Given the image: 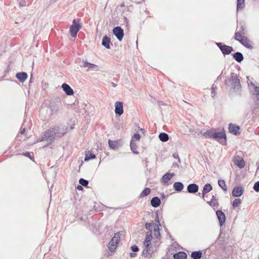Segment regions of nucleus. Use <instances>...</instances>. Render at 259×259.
<instances>
[{"mask_svg": "<svg viewBox=\"0 0 259 259\" xmlns=\"http://www.w3.org/2000/svg\"><path fill=\"white\" fill-rule=\"evenodd\" d=\"M27 74L25 72H18L16 75V77L21 82H23L27 79Z\"/></svg>", "mask_w": 259, "mask_h": 259, "instance_id": "19", "label": "nucleus"}, {"mask_svg": "<svg viewBox=\"0 0 259 259\" xmlns=\"http://www.w3.org/2000/svg\"><path fill=\"white\" fill-rule=\"evenodd\" d=\"M251 84L254 87V93L253 94L256 95L257 99L258 100V98H259V86H256L252 82Z\"/></svg>", "mask_w": 259, "mask_h": 259, "instance_id": "41", "label": "nucleus"}, {"mask_svg": "<svg viewBox=\"0 0 259 259\" xmlns=\"http://www.w3.org/2000/svg\"><path fill=\"white\" fill-rule=\"evenodd\" d=\"M233 58L238 63L241 62L244 59L242 54L240 52H236L233 55Z\"/></svg>", "mask_w": 259, "mask_h": 259, "instance_id": "23", "label": "nucleus"}, {"mask_svg": "<svg viewBox=\"0 0 259 259\" xmlns=\"http://www.w3.org/2000/svg\"><path fill=\"white\" fill-rule=\"evenodd\" d=\"M258 100L259 101V98H258Z\"/></svg>", "mask_w": 259, "mask_h": 259, "instance_id": "64", "label": "nucleus"}, {"mask_svg": "<svg viewBox=\"0 0 259 259\" xmlns=\"http://www.w3.org/2000/svg\"><path fill=\"white\" fill-rule=\"evenodd\" d=\"M173 157L175 159H178L179 161L180 162V158L179 157L178 154H173Z\"/></svg>", "mask_w": 259, "mask_h": 259, "instance_id": "52", "label": "nucleus"}, {"mask_svg": "<svg viewBox=\"0 0 259 259\" xmlns=\"http://www.w3.org/2000/svg\"><path fill=\"white\" fill-rule=\"evenodd\" d=\"M62 88L63 91L65 92L66 95L71 96L73 95L74 92L73 90L71 89V88L67 84L64 83L62 85Z\"/></svg>", "mask_w": 259, "mask_h": 259, "instance_id": "16", "label": "nucleus"}, {"mask_svg": "<svg viewBox=\"0 0 259 259\" xmlns=\"http://www.w3.org/2000/svg\"><path fill=\"white\" fill-rule=\"evenodd\" d=\"M130 255L131 257H135L137 256V254L135 252H131Z\"/></svg>", "mask_w": 259, "mask_h": 259, "instance_id": "53", "label": "nucleus"}, {"mask_svg": "<svg viewBox=\"0 0 259 259\" xmlns=\"http://www.w3.org/2000/svg\"><path fill=\"white\" fill-rule=\"evenodd\" d=\"M173 257L174 259H186L187 255L185 252L179 251L178 253H175Z\"/></svg>", "mask_w": 259, "mask_h": 259, "instance_id": "22", "label": "nucleus"}, {"mask_svg": "<svg viewBox=\"0 0 259 259\" xmlns=\"http://www.w3.org/2000/svg\"><path fill=\"white\" fill-rule=\"evenodd\" d=\"M157 104L159 107H161V106L166 105V104L164 103L162 101H157Z\"/></svg>", "mask_w": 259, "mask_h": 259, "instance_id": "51", "label": "nucleus"}, {"mask_svg": "<svg viewBox=\"0 0 259 259\" xmlns=\"http://www.w3.org/2000/svg\"><path fill=\"white\" fill-rule=\"evenodd\" d=\"M115 114L121 115L123 113V103L120 101H117L115 103Z\"/></svg>", "mask_w": 259, "mask_h": 259, "instance_id": "12", "label": "nucleus"}, {"mask_svg": "<svg viewBox=\"0 0 259 259\" xmlns=\"http://www.w3.org/2000/svg\"><path fill=\"white\" fill-rule=\"evenodd\" d=\"M174 176V173L167 172L162 177L161 182L165 184L167 183L168 181H169Z\"/></svg>", "mask_w": 259, "mask_h": 259, "instance_id": "17", "label": "nucleus"}, {"mask_svg": "<svg viewBox=\"0 0 259 259\" xmlns=\"http://www.w3.org/2000/svg\"><path fill=\"white\" fill-rule=\"evenodd\" d=\"M113 33L119 41H121L124 35L123 30L120 26H116L113 29Z\"/></svg>", "mask_w": 259, "mask_h": 259, "instance_id": "8", "label": "nucleus"}, {"mask_svg": "<svg viewBox=\"0 0 259 259\" xmlns=\"http://www.w3.org/2000/svg\"><path fill=\"white\" fill-rule=\"evenodd\" d=\"M216 214L220 226H222L226 221V216L225 213L222 210H218L216 211Z\"/></svg>", "mask_w": 259, "mask_h": 259, "instance_id": "14", "label": "nucleus"}, {"mask_svg": "<svg viewBox=\"0 0 259 259\" xmlns=\"http://www.w3.org/2000/svg\"><path fill=\"white\" fill-rule=\"evenodd\" d=\"M159 140L163 142H167L168 140L169 137L168 134L165 133H161L159 135Z\"/></svg>", "mask_w": 259, "mask_h": 259, "instance_id": "28", "label": "nucleus"}, {"mask_svg": "<svg viewBox=\"0 0 259 259\" xmlns=\"http://www.w3.org/2000/svg\"><path fill=\"white\" fill-rule=\"evenodd\" d=\"M244 7V0L237 1V10L242 9Z\"/></svg>", "mask_w": 259, "mask_h": 259, "instance_id": "33", "label": "nucleus"}, {"mask_svg": "<svg viewBox=\"0 0 259 259\" xmlns=\"http://www.w3.org/2000/svg\"><path fill=\"white\" fill-rule=\"evenodd\" d=\"M233 161L234 164L240 168H242L245 166V162L244 160L238 155L235 156Z\"/></svg>", "mask_w": 259, "mask_h": 259, "instance_id": "10", "label": "nucleus"}, {"mask_svg": "<svg viewBox=\"0 0 259 259\" xmlns=\"http://www.w3.org/2000/svg\"><path fill=\"white\" fill-rule=\"evenodd\" d=\"M82 65H81V67H84V68H88V69L87 70V71H89L90 70H94V71H98L99 70L98 67L97 65L96 64L89 63L87 61L82 60Z\"/></svg>", "mask_w": 259, "mask_h": 259, "instance_id": "9", "label": "nucleus"}, {"mask_svg": "<svg viewBox=\"0 0 259 259\" xmlns=\"http://www.w3.org/2000/svg\"><path fill=\"white\" fill-rule=\"evenodd\" d=\"M200 193H199L198 194V195L200 196Z\"/></svg>", "mask_w": 259, "mask_h": 259, "instance_id": "62", "label": "nucleus"}, {"mask_svg": "<svg viewBox=\"0 0 259 259\" xmlns=\"http://www.w3.org/2000/svg\"><path fill=\"white\" fill-rule=\"evenodd\" d=\"M228 81L230 83L231 89H233L234 91H237L241 89V85L238 74L232 72L230 77L228 78Z\"/></svg>", "mask_w": 259, "mask_h": 259, "instance_id": "4", "label": "nucleus"}, {"mask_svg": "<svg viewBox=\"0 0 259 259\" xmlns=\"http://www.w3.org/2000/svg\"><path fill=\"white\" fill-rule=\"evenodd\" d=\"M174 166L175 167H178L179 166V165H178V164L177 163H174Z\"/></svg>", "mask_w": 259, "mask_h": 259, "instance_id": "59", "label": "nucleus"}, {"mask_svg": "<svg viewBox=\"0 0 259 259\" xmlns=\"http://www.w3.org/2000/svg\"><path fill=\"white\" fill-rule=\"evenodd\" d=\"M108 144L109 147L113 149H115L116 148H117V143L116 141H112L110 140L108 141Z\"/></svg>", "mask_w": 259, "mask_h": 259, "instance_id": "36", "label": "nucleus"}, {"mask_svg": "<svg viewBox=\"0 0 259 259\" xmlns=\"http://www.w3.org/2000/svg\"><path fill=\"white\" fill-rule=\"evenodd\" d=\"M151 245V241L145 240L144 242V245L145 246V248H149V246Z\"/></svg>", "mask_w": 259, "mask_h": 259, "instance_id": "47", "label": "nucleus"}, {"mask_svg": "<svg viewBox=\"0 0 259 259\" xmlns=\"http://www.w3.org/2000/svg\"><path fill=\"white\" fill-rule=\"evenodd\" d=\"M158 225H154L153 232L155 237L159 239L160 237V233L159 232V227Z\"/></svg>", "mask_w": 259, "mask_h": 259, "instance_id": "30", "label": "nucleus"}, {"mask_svg": "<svg viewBox=\"0 0 259 259\" xmlns=\"http://www.w3.org/2000/svg\"><path fill=\"white\" fill-rule=\"evenodd\" d=\"M140 139V134H138V133H136V134H135L134 135L132 140H133L134 141V139L136 140H139Z\"/></svg>", "mask_w": 259, "mask_h": 259, "instance_id": "45", "label": "nucleus"}, {"mask_svg": "<svg viewBox=\"0 0 259 259\" xmlns=\"http://www.w3.org/2000/svg\"><path fill=\"white\" fill-rule=\"evenodd\" d=\"M111 84L114 88H115L117 86L116 84L114 82H111Z\"/></svg>", "mask_w": 259, "mask_h": 259, "instance_id": "56", "label": "nucleus"}, {"mask_svg": "<svg viewBox=\"0 0 259 259\" xmlns=\"http://www.w3.org/2000/svg\"><path fill=\"white\" fill-rule=\"evenodd\" d=\"M110 39L107 35L103 36L102 41V46H103L106 49H110Z\"/></svg>", "mask_w": 259, "mask_h": 259, "instance_id": "20", "label": "nucleus"}, {"mask_svg": "<svg viewBox=\"0 0 259 259\" xmlns=\"http://www.w3.org/2000/svg\"><path fill=\"white\" fill-rule=\"evenodd\" d=\"M253 189L255 192H259V181L254 183Z\"/></svg>", "mask_w": 259, "mask_h": 259, "instance_id": "42", "label": "nucleus"}, {"mask_svg": "<svg viewBox=\"0 0 259 259\" xmlns=\"http://www.w3.org/2000/svg\"><path fill=\"white\" fill-rule=\"evenodd\" d=\"M241 203V200L240 198H236L232 203V206L233 208L238 207Z\"/></svg>", "mask_w": 259, "mask_h": 259, "instance_id": "37", "label": "nucleus"}, {"mask_svg": "<svg viewBox=\"0 0 259 259\" xmlns=\"http://www.w3.org/2000/svg\"><path fill=\"white\" fill-rule=\"evenodd\" d=\"M76 189L78 190H82L83 189V188L82 187V186H80V185H78L77 187H76Z\"/></svg>", "mask_w": 259, "mask_h": 259, "instance_id": "54", "label": "nucleus"}, {"mask_svg": "<svg viewBox=\"0 0 259 259\" xmlns=\"http://www.w3.org/2000/svg\"><path fill=\"white\" fill-rule=\"evenodd\" d=\"M218 185L223 190H227V188L225 183V181L224 180H219L218 181Z\"/></svg>", "mask_w": 259, "mask_h": 259, "instance_id": "34", "label": "nucleus"}, {"mask_svg": "<svg viewBox=\"0 0 259 259\" xmlns=\"http://www.w3.org/2000/svg\"><path fill=\"white\" fill-rule=\"evenodd\" d=\"M151 192V189L149 188H146L140 194V197L142 198L148 196Z\"/></svg>", "mask_w": 259, "mask_h": 259, "instance_id": "32", "label": "nucleus"}, {"mask_svg": "<svg viewBox=\"0 0 259 259\" xmlns=\"http://www.w3.org/2000/svg\"><path fill=\"white\" fill-rule=\"evenodd\" d=\"M124 19H125V21H127V18H126L124 17Z\"/></svg>", "mask_w": 259, "mask_h": 259, "instance_id": "60", "label": "nucleus"}, {"mask_svg": "<svg viewBox=\"0 0 259 259\" xmlns=\"http://www.w3.org/2000/svg\"><path fill=\"white\" fill-rule=\"evenodd\" d=\"M225 84H226V85H227V84H227V81L225 82Z\"/></svg>", "mask_w": 259, "mask_h": 259, "instance_id": "63", "label": "nucleus"}, {"mask_svg": "<svg viewBox=\"0 0 259 259\" xmlns=\"http://www.w3.org/2000/svg\"><path fill=\"white\" fill-rule=\"evenodd\" d=\"M153 227L154 228V224L153 225L152 223H146L145 225V228L149 230L148 232H152Z\"/></svg>", "mask_w": 259, "mask_h": 259, "instance_id": "40", "label": "nucleus"}, {"mask_svg": "<svg viewBox=\"0 0 259 259\" xmlns=\"http://www.w3.org/2000/svg\"><path fill=\"white\" fill-rule=\"evenodd\" d=\"M152 239V233L150 232H147L145 237V240L147 241H151Z\"/></svg>", "mask_w": 259, "mask_h": 259, "instance_id": "43", "label": "nucleus"}, {"mask_svg": "<svg viewBox=\"0 0 259 259\" xmlns=\"http://www.w3.org/2000/svg\"><path fill=\"white\" fill-rule=\"evenodd\" d=\"M155 221L156 222V223L154 225H158L157 226L159 227L160 226V224L159 223V220L157 213L156 214V217L155 218Z\"/></svg>", "mask_w": 259, "mask_h": 259, "instance_id": "49", "label": "nucleus"}, {"mask_svg": "<svg viewBox=\"0 0 259 259\" xmlns=\"http://www.w3.org/2000/svg\"><path fill=\"white\" fill-rule=\"evenodd\" d=\"M191 256L193 259H200L202 256V252L201 250L193 251Z\"/></svg>", "mask_w": 259, "mask_h": 259, "instance_id": "26", "label": "nucleus"}, {"mask_svg": "<svg viewBox=\"0 0 259 259\" xmlns=\"http://www.w3.org/2000/svg\"><path fill=\"white\" fill-rule=\"evenodd\" d=\"M125 7V5H124V3H122V4L120 5V7H121V8H123V7Z\"/></svg>", "mask_w": 259, "mask_h": 259, "instance_id": "58", "label": "nucleus"}, {"mask_svg": "<svg viewBox=\"0 0 259 259\" xmlns=\"http://www.w3.org/2000/svg\"><path fill=\"white\" fill-rule=\"evenodd\" d=\"M239 42L241 43L243 46H244L246 48L252 49V47L249 43V40L246 36L241 37V39H240V40H239Z\"/></svg>", "mask_w": 259, "mask_h": 259, "instance_id": "18", "label": "nucleus"}, {"mask_svg": "<svg viewBox=\"0 0 259 259\" xmlns=\"http://www.w3.org/2000/svg\"><path fill=\"white\" fill-rule=\"evenodd\" d=\"M243 35L241 34V31H237L235 33V39L239 41L240 39H241V37H245L244 36H243Z\"/></svg>", "mask_w": 259, "mask_h": 259, "instance_id": "38", "label": "nucleus"}, {"mask_svg": "<svg viewBox=\"0 0 259 259\" xmlns=\"http://www.w3.org/2000/svg\"><path fill=\"white\" fill-rule=\"evenodd\" d=\"M150 203L153 207H157L160 205L161 203V200L159 198L155 196L152 198L150 201Z\"/></svg>", "mask_w": 259, "mask_h": 259, "instance_id": "21", "label": "nucleus"}, {"mask_svg": "<svg viewBox=\"0 0 259 259\" xmlns=\"http://www.w3.org/2000/svg\"><path fill=\"white\" fill-rule=\"evenodd\" d=\"M187 190L188 193L194 194L198 192L199 186L194 183L190 184L187 186Z\"/></svg>", "mask_w": 259, "mask_h": 259, "instance_id": "15", "label": "nucleus"}, {"mask_svg": "<svg viewBox=\"0 0 259 259\" xmlns=\"http://www.w3.org/2000/svg\"><path fill=\"white\" fill-rule=\"evenodd\" d=\"M215 89H217V86L214 84H213L211 87V94L212 97H213L216 94V93L215 92Z\"/></svg>", "mask_w": 259, "mask_h": 259, "instance_id": "44", "label": "nucleus"}, {"mask_svg": "<svg viewBox=\"0 0 259 259\" xmlns=\"http://www.w3.org/2000/svg\"><path fill=\"white\" fill-rule=\"evenodd\" d=\"M218 200L214 195H212L210 201L207 202L208 204L212 207H218L219 206Z\"/></svg>", "mask_w": 259, "mask_h": 259, "instance_id": "27", "label": "nucleus"}, {"mask_svg": "<svg viewBox=\"0 0 259 259\" xmlns=\"http://www.w3.org/2000/svg\"><path fill=\"white\" fill-rule=\"evenodd\" d=\"M59 131L60 127L58 125L52 127L45 133L44 136L42 137L41 141L46 140L51 142L56 137H62L64 135V133L60 132Z\"/></svg>", "mask_w": 259, "mask_h": 259, "instance_id": "3", "label": "nucleus"}, {"mask_svg": "<svg viewBox=\"0 0 259 259\" xmlns=\"http://www.w3.org/2000/svg\"><path fill=\"white\" fill-rule=\"evenodd\" d=\"M244 191V189L241 186L235 187L232 190V194L233 197L241 196Z\"/></svg>", "mask_w": 259, "mask_h": 259, "instance_id": "11", "label": "nucleus"}, {"mask_svg": "<svg viewBox=\"0 0 259 259\" xmlns=\"http://www.w3.org/2000/svg\"><path fill=\"white\" fill-rule=\"evenodd\" d=\"M22 155L27 157H29V158L31 159L30 153L29 152H24V153H23Z\"/></svg>", "mask_w": 259, "mask_h": 259, "instance_id": "50", "label": "nucleus"}, {"mask_svg": "<svg viewBox=\"0 0 259 259\" xmlns=\"http://www.w3.org/2000/svg\"><path fill=\"white\" fill-rule=\"evenodd\" d=\"M61 105L62 102L59 98L51 99L49 106L47 108H41L39 111L40 115L41 116L42 120H49L52 115L57 113L60 106Z\"/></svg>", "mask_w": 259, "mask_h": 259, "instance_id": "1", "label": "nucleus"}, {"mask_svg": "<svg viewBox=\"0 0 259 259\" xmlns=\"http://www.w3.org/2000/svg\"><path fill=\"white\" fill-rule=\"evenodd\" d=\"M79 183L81 186L87 187L89 184V181L87 180H85L83 178H80L79 180Z\"/></svg>", "mask_w": 259, "mask_h": 259, "instance_id": "39", "label": "nucleus"}, {"mask_svg": "<svg viewBox=\"0 0 259 259\" xmlns=\"http://www.w3.org/2000/svg\"><path fill=\"white\" fill-rule=\"evenodd\" d=\"M140 130H141V131H143V130H144V129L141 128Z\"/></svg>", "mask_w": 259, "mask_h": 259, "instance_id": "61", "label": "nucleus"}, {"mask_svg": "<svg viewBox=\"0 0 259 259\" xmlns=\"http://www.w3.org/2000/svg\"><path fill=\"white\" fill-rule=\"evenodd\" d=\"M215 44L221 50L222 53L225 55L230 54L233 51V49L232 47L223 45L221 42H216Z\"/></svg>", "mask_w": 259, "mask_h": 259, "instance_id": "7", "label": "nucleus"}, {"mask_svg": "<svg viewBox=\"0 0 259 259\" xmlns=\"http://www.w3.org/2000/svg\"><path fill=\"white\" fill-rule=\"evenodd\" d=\"M96 155L95 154H94V153H92L90 151H88L86 154H85V158H84V161H88L90 160H92V159H94L95 158H96Z\"/></svg>", "mask_w": 259, "mask_h": 259, "instance_id": "29", "label": "nucleus"}, {"mask_svg": "<svg viewBox=\"0 0 259 259\" xmlns=\"http://www.w3.org/2000/svg\"><path fill=\"white\" fill-rule=\"evenodd\" d=\"M33 78L32 75H31L30 79V81H29V83L32 82L33 81Z\"/></svg>", "mask_w": 259, "mask_h": 259, "instance_id": "57", "label": "nucleus"}, {"mask_svg": "<svg viewBox=\"0 0 259 259\" xmlns=\"http://www.w3.org/2000/svg\"><path fill=\"white\" fill-rule=\"evenodd\" d=\"M228 130L229 132L234 135H238L240 134V127L236 124L232 123L229 124Z\"/></svg>", "mask_w": 259, "mask_h": 259, "instance_id": "13", "label": "nucleus"}, {"mask_svg": "<svg viewBox=\"0 0 259 259\" xmlns=\"http://www.w3.org/2000/svg\"><path fill=\"white\" fill-rule=\"evenodd\" d=\"M130 147L131 150L132 152L135 154H138L139 152L136 150L137 146L135 142L133 140H131L130 142Z\"/></svg>", "mask_w": 259, "mask_h": 259, "instance_id": "31", "label": "nucleus"}, {"mask_svg": "<svg viewBox=\"0 0 259 259\" xmlns=\"http://www.w3.org/2000/svg\"><path fill=\"white\" fill-rule=\"evenodd\" d=\"M245 29V27L243 25H241L239 28V29L238 31H241V34L243 35H244L245 34V32H244Z\"/></svg>", "mask_w": 259, "mask_h": 259, "instance_id": "48", "label": "nucleus"}, {"mask_svg": "<svg viewBox=\"0 0 259 259\" xmlns=\"http://www.w3.org/2000/svg\"><path fill=\"white\" fill-rule=\"evenodd\" d=\"M124 232H119L114 234V237L108 243V248L111 252H114L117 248V245L119 243L121 236L123 235Z\"/></svg>", "mask_w": 259, "mask_h": 259, "instance_id": "5", "label": "nucleus"}, {"mask_svg": "<svg viewBox=\"0 0 259 259\" xmlns=\"http://www.w3.org/2000/svg\"><path fill=\"white\" fill-rule=\"evenodd\" d=\"M142 254L145 256L147 257H151V254L150 252V249L149 248H145L143 250Z\"/></svg>", "mask_w": 259, "mask_h": 259, "instance_id": "35", "label": "nucleus"}, {"mask_svg": "<svg viewBox=\"0 0 259 259\" xmlns=\"http://www.w3.org/2000/svg\"><path fill=\"white\" fill-rule=\"evenodd\" d=\"M79 21L80 20L76 21V19H74L70 27V33L72 37L75 38L76 37L77 32L81 27V24L79 22Z\"/></svg>", "mask_w": 259, "mask_h": 259, "instance_id": "6", "label": "nucleus"}, {"mask_svg": "<svg viewBox=\"0 0 259 259\" xmlns=\"http://www.w3.org/2000/svg\"><path fill=\"white\" fill-rule=\"evenodd\" d=\"M25 132V128H24L23 129L21 130V131H20V134H21V135H23V134H24Z\"/></svg>", "mask_w": 259, "mask_h": 259, "instance_id": "55", "label": "nucleus"}, {"mask_svg": "<svg viewBox=\"0 0 259 259\" xmlns=\"http://www.w3.org/2000/svg\"><path fill=\"white\" fill-rule=\"evenodd\" d=\"M183 184L180 182H175L173 185L174 190L177 192H181L184 188Z\"/></svg>", "mask_w": 259, "mask_h": 259, "instance_id": "24", "label": "nucleus"}, {"mask_svg": "<svg viewBox=\"0 0 259 259\" xmlns=\"http://www.w3.org/2000/svg\"><path fill=\"white\" fill-rule=\"evenodd\" d=\"M203 136L206 138L216 140L223 145L227 144L226 135L224 132H215L214 130L210 129L203 133Z\"/></svg>", "mask_w": 259, "mask_h": 259, "instance_id": "2", "label": "nucleus"}, {"mask_svg": "<svg viewBox=\"0 0 259 259\" xmlns=\"http://www.w3.org/2000/svg\"><path fill=\"white\" fill-rule=\"evenodd\" d=\"M131 249L134 252H137L139 250L138 246L136 245L132 246Z\"/></svg>", "mask_w": 259, "mask_h": 259, "instance_id": "46", "label": "nucleus"}, {"mask_svg": "<svg viewBox=\"0 0 259 259\" xmlns=\"http://www.w3.org/2000/svg\"><path fill=\"white\" fill-rule=\"evenodd\" d=\"M212 189V187L210 184L208 183V184H205L204 185V186L203 187V191H202V195L203 198L204 197L206 193L209 192Z\"/></svg>", "mask_w": 259, "mask_h": 259, "instance_id": "25", "label": "nucleus"}]
</instances>
